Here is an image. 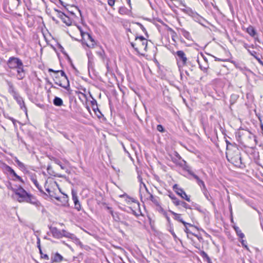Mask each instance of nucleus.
<instances>
[{"mask_svg":"<svg viewBox=\"0 0 263 263\" xmlns=\"http://www.w3.org/2000/svg\"><path fill=\"white\" fill-rule=\"evenodd\" d=\"M7 65L9 69L16 70V77L18 80H23L25 77L24 65L20 59L13 57H10L7 61Z\"/></svg>","mask_w":263,"mask_h":263,"instance_id":"1","label":"nucleus"},{"mask_svg":"<svg viewBox=\"0 0 263 263\" xmlns=\"http://www.w3.org/2000/svg\"><path fill=\"white\" fill-rule=\"evenodd\" d=\"M135 42V43L131 42L130 45L136 51L139 52V50L142 49L146 51L147 41L143 36H136Z\"/></svg>","mask_w":263,"mask_h":263,"instance_id":"2","label":"nucleus"},{"mask_svg":"<svg viewBox=\"0 0 263 263\" xmlns=\"http://www.w3.org/2000/svg\"><path fill=\"white\" fill-rule=\"evenodd\" d=\"M11 190L14 193L15 198L20 202H25L27 201V198L29 195L22 187L20 186L17 189L11 188Z\"/></svg>","mask_w":263,"mask_h":263,"instance_id":"3","label":"nucleus"},{"mask_svg":"<svg viewBox=\"0 0 263 263\" xmlns=\"http://www.w3.org/2000/svg\"><path fill=\"white\" fill-rule=\"evenodd\" d=\"M3 170L11 176V179L13 181H18L23 183H24L23 179L20 176L17 175L15 171L10 166L5 164L3 166Z\"/></svg>","mask_w":263,"mask_h":263,"instance_id":"4","label":"nucleus"},{"mask_svg":"<svg viewBox=\"0 0 263 263\" xmlns=\"http://www.w3.org/2000/svg\"><path fill=\"white\" fill-rule=\"evenodd\" d=\"M176 54L177 57V61L179 67L186 65L187 59L184 51L182 50H179L176 52Z\"/></svg>","mask_w":263,"mask_h":263,"instance_id":"5","label":"nucleus"},{"mask_svg":"<svg viewBox=\"0 0 263 263\" xmlns=\"http://www.w3.org/2000/svg\"><path fill=\"white\" fill-rule=\"evenodd\" d=\"M228 160L233 164L235 166H240L242 164L241 157L240 154L238 152L236 153L234 156L229 155L227 156Z\"/></svg>","mask_w":263,"mask_h":263,"instance_id":"6","label":"nucleus"},{"mask_svg":"<svg viewBox=\"0 0 263 263\" xmlns=\"http://www.w3.org/2000/svg\"><path fill=\"white\" fill-rule=\"evenodd\" d=\"M247 138L246 142L247 146L250 148L254 147L257 144V141L255 135H253L250 132H248L247 134Z\"/></svg>","mask_w":263,"mask_h":263,"instance_id":"7","label":"nucleus"},{"mask_svg":"<svg viewBox=\"0 0 263 263\" xmlns=\"http://www.w3.org/2000/svg\"><path fill=\"white\" fill-rule=\"evenodd\" d=\"M173 189L175 192L182 198L185 199L188 202L190 201V198L188 197L185 192L182 189L178 187L177 184H175L173 186Z\"/></svg>","mask_w":263,"mask_h":263,"instance_id":"8","label":"nucleus"},{"mask_svg":"<svg viewBox=\"0 0 263 263\" xmlns=\"http://www.w3.org/2000/svg\"><path fill=\"white\" fill-rule=\"evenodd\" d=\"M71 194L72 198L74 203V208L78 211H80L81 209V206L77 196V192L74 190H72Z\"/></svg>","mask_w":263,"mask_h":263,"instance_id":"9","label":"nucleus"},{"mask_svg":"<svg viewBox=\"0 0 263 263\" xmlns=\"http://www.w3.org/2000/svg\"><path fill=\"white\" fill-rule=\"evenodd\" d=\"M54 81L55 83L59 86L68 90L70 87L69 82V81H67V82L63 81V80L62 81H58V76H54Z\"/></svg>","mask_w":263,"mask_h":263,"instance_id":"10","label":"nucleus"},{"mask_svg":"<svg viewBox=\"0 0 263 263\" xmlns=\"http://www.w3.org/2000/svg\"><path fill=\"white\" fill-rule=\"evenodd\" d=\"M26 199L27 201L25 202L33 204L36 207H40L41 206V204L40 201H39L35 197L30 194H29Z\"/></svg>","mask_w":263,"mask_h":263,"instance_id":"11","label":"nucleus"},{"mask_svg":"<svg viewBox=\"0 0 263 263\" xmlns=\"http://www.w3.org/2000/svg\"><path fill=\"white\" fill-rule=\"evenodd\" d=\"M50 231L54 238L60 239L62 238L61 231L58 230L56 227L51 226L49 227Z\"/></svg>","mask_w":263,"mask_h":263,"instance_id":"12","label":"nucleus"},{"mask_svg":"<svg viewBox=\"0 0 263 263\" xmlns=\"http://www.w3.org/2000/svg\"><path fill=\"white\" fill-rule=\"evenodd\" d=\"M62 238L63 237H65L66 238H70L72 240H75L77 242H79L80 243H81L79 239L76 237V236L68 232H67L65 230H63L61 231Z\"/></svg>","mask_w":263,"mask_h":263,"instance_id":"13","label":"nucleus"},{"mask_svg":"<svg viewBox=\"0 0 263 263\" xmlns=\"http://www.w3.org/2000/svg\"><path fill=\"white\" fill-rule=\"evenodd\" d=\"M64 259L63 257L59 253L57 252L51 257V262H57L59 263L62 262Z\"/></svg>","mask_w":263,"mask_h":263,"instance_id":"14","label":"nucleus"},{"mask_svg":"<svg viewBox=\"0 0 263 263\" xmlns=\"http://www.w3.org/2000/svg\"><path fill=\"white\" fill-rule=\"evenodd\" d=\"M6 82L8 86V91L12 95L13 97L15 95H16L17 92H16L15 90L14 86L11 81L8 80H6Z\"/></svg>","mask_w":263,"mask_h":263,"instance_id":"15","label":"nucleus"},{"mask_svg":"<svg viewBox=\"0 0 263 263\" xmlns=\"http://www.w3.org/2000/svg\"><path fill=\"white\" fill-rule=\"evenodd\" d=\"M81 35L83 37L85 35L87 37V39L89 40L91 42V43L90 44H86L87 46L89 48H93L95 46V45L96 44V42H95L94 39L92 38V37L90 35V34L88 33L81 32Z\"/></svg>","mask_w":263,"mask_h":263,"instance_id":"16","label":"nucleus"},{"mask_svg":"<svg viewBox=\"0 0 263 263\" xmlns=\"http://www.w3.org/2000/svg\"><path fill=\"white\" fill-rule=\"evenodd\" d=\"M169 212L174 216V219L176 220H177L180 222H181L184 226H186L187 224V222H185L184 221H183V220L182 219V218H181V214H177L171 210H170Z\"/></svg>","mask_w":263,"mask_h":263,"instance_id":"17","label":"nucleus"},{"mask_svg":"<svg viewBox=\"0 0 263 263\" xmlns=\"http://www.w3.org/2000/svg\"><path fill=\"white\" fill-rule=\"evenodd\" d=\"M247 32L251 36L254 37L255 40H257L258 41V38L255 37L257 33L254 29V28L252 26H249L246 29Z\"/></svg>","mask_w":263,"mask_h":263,"instance_id":"18","label":"nucleus"},{"mask_svg":"<svg viewBox=\"0 0 263 263\" xmlns=\"http://www.w3.org/2000/svg\"><path fill=\"white\" fill-rule=\"evenodd\" d=\"M36 240H37V241H36L37 247L38 249H39V251H40V253L41 254V258H42L44 259H46V260H49V256H48V255L45 254V255H44V256H42V251L41 247L40 238H39V237L38 236H36Z\"/></svg>","mask_w":263,"mask_h":263,"instance_id":"19","label":"nucleus"},{"mask_svg":"<svg viewBox=\"0 0 263 263\" xmlns=\"http://www.w3.org/2000/svg\"><path fill=\"white\" fill-rule=\"evenodd\" d=\"M91 107L92 108V109L94 111V112H95V114L97 115V116L98 117H100V115L99 114H98L97 112H98V113L100 115H102V114L98 108L96 100L93 99V100L91 101Z\"/></svg>","mask_w":263,"mask_h":263,"instance_id":"20","label":"nucleus"},{"mask_svg":"<svg viewBox=\"0 0 263 263\" xmlns=\"http://www.w3.org/2000/svg\"><path fill=\"white\" fill-rule=\"evenodd\" d=\"M49 72H53L55 73V76H57L58 74L60 72L62 77H63V81L67 82V81H69L67 77L66 76L65 72L63 70H54L52 69H49Z\"/></svg>","mask_w":263,"mask_h":263,"instance_id":"21","label":"nucleus"},{"mask_svg":"<svg viewBox=\"0 0 263 263\" xmlns=\"http://www.w3.org/2000/svg\"><path fill=\"white\" fill-rule=\"evenodd\" d=\"M31 180L33 183V184L35 185V186L37 188V189L40 191V192L41 193L47 195L46 194V193H44V191H43V190L42 189L41 186L39 185V183H38L36 178L32 176L31 177Z\"/></svg>","mask_w":263,"mask_h":263,"instance_id":"22","label":"nucleus"},{"mask_svg":"<svg viewBox=\"0 0 263 263\" xmlns=\"http://www.w3.org/2000/svg\"><path fill=\"white\" fill-rule=\"evenodd\" d=\"M180 32L185 39H186L188 40H191L192 37L189 32H188L183 28L180 29Z\"/></svg>","mask_w":263,"mask_h":263,"instance_id":"23","label":"nucleus"},{"mask_svg":"<svg viewBox=\"0 0 263 263\" xmlns=\"http://www.w3.org/2000/svg\"><path fill=\"white\" fill-rule=\"evenodd\" d=\"M53 103L56 106H61L63 105V101L61 98L55 97L53 100Z\"/></svg>","mask_w":263,"mask_h":263,"instance_id":"24","label":"nucleus"},{"mask_svg":"<svg viewBox=\"0 0 263 263\" xmlns=\"http://www.w3.org/2000/svg\"><path fill=\"white\" fill-rule=\"evenodd\" d=\"M14 160L21 170H22V171H26L27 168L23 163L21 162L16 157L15 158Z\"/></svg>","mask_w":263,"mask_h":263,"instance_id":"25","label":"nucleus"},{"mask_svg":"<svg viewBox=\"0 0 263 263\" xmlns=\"http://www.w3.org/2000/svg\"><path fill=\"white\" fill-rule=\"evenodd\" d=\"M119 13L122 15H128L130 13V11L125 7H121L119 9Z\"/></svg>","mask_w":263,"mask_h":263,"instance_id":"26","label":"nucleus"},{"mask_svg":"<svg viewBox=\"0 0 263 263\" xmlns=\"http://www.w3.org/2000/svg\"><path fill=\"white\" fill-rule=\"evenodd\" d=\"M194 179H196L198 184L201 187V189L206 188L204 182L201 180L197 176H195Z\"/></svg>","mask_w":263,"mask_h":263,"instance_id":"27","label":"nucleus"},{"mask_svg":"<svg viewBox=\"0 0 263 263\" xmlns=\"http://www.w3.org/2000/svg\"><path fill=\"white\" fill-rule=\"evenodd\" d=\"M201 190L202 191L203 194H204L206 199L209 201H211V199H212V197L209 193L207 189L206 188L202 189Z\"/></svg>","mask_w":263,"mask_h":263,"instance_id":"28","label":"nucleus"},{"mask_svg":"<svg viewBox=\"0 0 263 263\" xmlns=\"http://www.w3.org/2000/svg\"><path fill=\"white\" fill-rule=\"evenodd\" d=\"M13 97L17 102L18 104H21L23 103L24 100L22 97H21L18 93H17L16 95L14 96Z\"/></svg>","mask_w":263,"mask_h":263,"instance_id":"29","label":"nucleus"},{"mask_svg":"<svg viewBox=\"0 0 263 263\" xmlns=\"http://www.w3.org/2000/svg\"><path fill=\"white\" fill-rule=\"evenodd\" d=\"M138 180H139V182L140 183V191H141V189H142V187H143L145 189V190H146V191L147 192H148V189H147V187L146 186V185L142 181V177L140 176L139 175L138 176Z\"/></svg>","mask_w":263,"mask_h":263,"instance_id":"30","label":"nucleus"},{"mask_svg":"<svg viewBox=\"0 0 263 263\" xmlns=\"http://www.w3.org/2000/svg\"><path fill=\"white\" fill-rule=\"evenodd\" d=\"M177 206L181 205L182 207L186 209H191V208L190 205L184 201H180V202H177Z\"/></svg>","mask_w":263,"mask_h":263,"instance_id":"31","label":"nucleus"},{"mask_svg":"<svg viewBox=\"0 0 263 263\" xmlns=\"http://www.w3.org/2000/svg\"><path fill=\"white\" fill-rule=\"evenodd\" d=\"M62 21L64 23H65L67 26H70L71 24V21L69 17L67 15H65L64 18H62Z\"/></svg>","mask_w":263,"mask_h":263,"instance_id":"32","label":"nucleus"},{"mask_svg":"<svg viewBox=\"0 0 263 263\" xmlns=\"http://www.w3.org/2000/svg\"><path fill=\"white\" fill-rule=\"evenodd\" d=\"M156 210L163 215H166V212L163 209V208L159 204L156 205Z\"/></svg>","mask_w":263,"mask_h":263,"instance_id":"33","label":"nucleus"},{"mask_svg":"<svg viewBox=\"0 0 263 263\" xmlns=\"http://www.w3.org/2000/svg\"><path fill=\"white\" fill-rule=\"evenodd\" d=\"M194 17L195 20L201 25H202L203 22L205 21L204 19L202 17L199 16L197 14H196Z\"/></svg>","mask_w":263,"mask_h":263,"instance_id":"34","label":"nucleus"},{"mask_svg":"<svg viewBox=\"0 0 263 263\" xmlns=\"http://www.w3.org/2000/svg\"><path fill=\"white\" fill-rule=\"evenodd\" d=\"M149 194V199L156 205H158L159 201L156 197H154V196L150 194L149 192H148Z\"/></svg>","mask_w":263,"mask_h":263,"instance_id":"35","label":"nucleus"},{"mask_svg":"<svg viewBox=\"0 0 263 263\" xmlns=\"http://www.w3.org/2000/svg\"><path fill=\"white\" fill-rule=\"evenodd\" d=\"M200 254L203 258H206V259L208 262H210L211 260L210 258L209 257V256L208 255V254L204 251H201V252L200 253Z\"/></svg>","mask_w":263,"mask_h":263,"instance_id":"36","label":"nucleus"},{"mask_svg":"<svg viewBox=\"0 0 263 263\" xmlns=\"http://www.w3.org/2000/svg\"><path fill=\"white\" fill-rule=\"evenodd\" d=\"M237 235L241 238L243 239L245 237L244 234L241 232L239 228H237L236 231H235Z\"/></svg>","mask_w":263,"mask_h":263,"instance_id":"37","label":"nucleus"},{"mask_svg":"<svg viewBox=\"0 0 263 263\" xmlns=\"http://www.w3.org/2000/svg\"><path fill=\"white\" fill-rule=\"evenodd\" d=\"M169 197L173 200V202L175 205L177 206V202H180V200L177 198L173 194H171L169 195Z\"/></svg>","mask_w":263,"mask_h":263,"instance_id":"38","label":"nucleus"},{"mask_svg":"<svg viewBox=\"0 0 263 263\" xmlns=\"http://www.w3.org/2000/svg\"><path fill=\"white\" fill-rule=\"evenodd\" d=\"M184 170L185 171H186L188 173L191 175L192 176H193L194 178V176H197L196 175H195L193 171H192V170L190 169V167L188 166H186L184 168Z\"/></svg>","mask_w":263,"mask_h":263,"instance_id":"39","label":"nucleus"},{"mask_svg":"<svg viewBox=\"0 0 263 263\" xmlns=\"http://www.w3.org/2000/svg\"><path fill=\"white\" fill-rule=\"evenodd\" d=\"M136 24L140 27V28L141 29L142 31L146 35H147V33L146 30L145 28L143 26V25L142 24H141L140 23H139V22H137V23H136Z\"/></svg>","mask_w":263,"mask_h":263,"instance_id":"40","label":"nucleus"},{"mask_svg":"<svg viewBox=\"0 0 263 263\" xmlns=\"http://www.w3.org/2000/svg\"><path fill=\"white\" fill-rule=\"evenodd\" d=\"M54 10L57 12L58 13V16L60 17L61 20H62V18H64L65 16L66 15L64 13L62 12L61 11L57 10L54 9Z\"/></svg>","mask_w":263,"mask_h":263,"instance_id":"41","label":"nucleus"},{"mask_svg":"<svg viewBox=\"0 0 263 263\" xmlns=\"http://www.w3.org/2000/svg\"><path fill=\"white\" fill-rule=\"evenodd\" d=\"M87 56L88 58V60H93V56L91 51H88L87 52Z\"/></svg>","mask_w":263,"mask_h":263,"instance_id":"42","label":"nucleus"},{"mask_svg":"<svg viewBox=\"0 0 263 263\" xmlns=\"http://www.w3.org/2000/svg\"><path fill=\"white\" fill-rule=\"evenodd\" d=\"M18 105H20L21 108L25 112L26 114H27V107H26V106L25 105L24 101H23V104H18Z\"/></svg>","mask_w":263,"mask_h":263,"instance_id":"43","label":"nucleus"},{"mask_svg":"<svg viewBox=\"0 0 263 263\" xmlns=\"http://www.w3.org/2000/svg\"><path fill=\"white\" fill-rule=\"evenodd\" d=\"M112 217L116 221H120V218L117 213H115V214L113 215Z\"/></svg>","mask_w":263,"mask_h":263,"instance_id":"44","label":"nucleus"},{"mask_svg":"<svg viewBox=\"0 0 263 263\" xmlns=\"http://www.w3.org/2000/svg\"><path fill=\"white\" fill-rule=\"evenodd\" d=\"M54 162L55 163H57V164H58L62 169L63 170H64L65 168V167L62 164V163L61 162V161L58 159H55L54 160Z\"/></svg>","mask_w":263,"mask_h":263,"instance_id":"45","label":"nucleus"},{"mask_svg":"<svg viewBox=\"0 0 263 263\" xmlns=\"http://www.w3.org/2000/svg\"><path fill=\"white\" fill-rule=\"evenodd\" d=\"M93 60H88V68L89 69L90 68H92L93 66Z\"/></svg>","mask_w":263,"mask_h":263,"instance_id":"46","label":"nucleus"},{"mask_svg":"<svg viewBox=\"0 0 263 263\" xmlns=\"http://www.w3.org/2000/svg\"><path fill=\"white\" fill-rule=\"evenodd\" d=\"M12 69H11L10 71H9L8 70H7V71L8 72V76L10 77H14V76H16V74L14 72H13L12 71Z\"/></svg>","mask_w":263,"mask_h":263,"instance_id":"47","label":"nucleus"},{"mask_svg":"<svg viewBox=\"0 0 263 263\" xmlns=\"http://www.w3.org/2000/svg\"><path fill=\"white\" fill-rule=\"evenodd\" d=\"M241 245L242 246L245 247V248H246L247 249H248V247H247V241L245 240H243L242 239H241Z\"/></svg>","mask_w":263,"mask_h":263,"instance_id":"48","label":"nucleus"},{"mask_svg":"<svg viewBox=\"0 0 263 263\" xmlns=\"http://www.w3.org/2000/svg\"><path fill=\"white\" fill-rule=\"evenodd\" d=\"M97 53L102 58L104 59V56L105 55V52L104 50H101V51H98Z\"/></svg>","mask_w":263,"mask_h":263,"instance_id":"49","label":"nucleus"},{"mask_svg":"<svg viewBox=\"0 0 263 263\" xmlns=\"http://www.w3.org/2000/svg\"><path fill=\"white\" fill-rule=\"evenodd\" d=\"M254 58H255L257 60L258 63L263 66V62L260 60V59L258 57L256 56V55L255 57H254Z\"/></svg>","mask_w":263,"mask_h":263,"instance_id":"50","label":"nucleus"},{"mask_svg":"<svg viewBox=\"0 0 263 263\" xmlns=\"http://www.w3.org/2000/svg\"><path fill=\"white\" fill-rule=\"evenodd\" d=\"M254 58H255L257 60L258 63L263 66V62L260 60V59L258 57L256 56V55L255 57H254Z\"/></svg>","mask_w":263,"mask_h":263,"instance_id":"51","label":"nucleus"},{"mask_svg":"<svg viewBox=\"0 0 263 263\" xmlns=\"http://www.w3.org/2000/svg\"><path fill=\"white\" fill-rule=\"evenodd\" d=\"M157 129L159 132H163L164 128L161 125H158L157 127Z\"/></svg>","mask_w":263,"mask_h":263,"instance_id":"52","label":"nucleus"},{"mask_svg":"<svg viewBox=\"0 0 263 263\" xmlns=\"http://www.w3.org/2000/svg\"><path fill=\"white\" fill-rule=\"evenodd\" d=\"M248 51L253 57H255L256 54V52L255 51H251L250 49H248Z\"/></svg>","mask_w":263,"mask_h":263,"instance_id":"53","label":"nucleus"},{"mask_svg":"<svg viewBox=\"0 0 263 263\" xmlns=\"http://www.w3.org/2000/svg\"><path fill=\"white\" fill-rule=\"evenodd\" d=\"M115 0H108V4L110 6H113L115 4Z\"/></svg>","mask_w":263,"mask_h":263,"instance_id":"54","label":"nucleus"},{"mask_svg":"<svg viewBox=\"0 0 263 263\" xmlns=\"http://www.w3.org/2000/svg\"><path fill=\"white\" fill-rule=\"evenodd\" d=\"M184 226V227H185L184 231H185V232L186 233H187V234H188V233H191V234H193V235H194V234L190 232V230L188 229V228H187V225H186V226ZM195 236H196V235H195Z\"/></svg>","mask_w":263,"mask_h":263,"instance_id":"55","label":"nucleus"},{"mask_svg":"<svg viewBox=\"0 0 263 263\" xmlns=\"http://www.w3.org/2000/svg\"><path fill=\"white\" fill-rule=\"evenodd\" d=\"M10 119L11 120V121L12 122L13 125L14 126H16V122H18V121H17L16 120H15L14 119H13V118H10Z\"/></svg>","mask_w":263,"mask_h":263,"instance_id":"56","label":"nucleus"},{"mask_svg":"<svg viewBox=\"0 0 263 263\" xmlns=\"http://www.w3.org/2000/svg\"><path fill=\"white\" fill-rule=\"evenodd\" d=\"M200 68L203 70V71L205 72L207 70L208 67H202L200 65H199Z\"/></svg>","mask_w":263,"mask_h":263,"instance_id":"57","label":"nucleus"},{"mask_svg":"<svg viewBox=\"0 0 263 263\" xmlns=\"http://www.w3.org/2000/svg\"><path fill=\"white\" fill-rule=\"evenodd\" d=\"M164 216L166 218V219H167V221H168V222L170 223L171 219H170V218L168 216L167 212L166 213V215H164Z\"/></svg>","mask_w":263,"mask_h":263,"instance_id":"58","label":"nucleus"},{"mask_svg":"<svg viewBox=\"0 0 263 263\" xmlns=\"http://www.w3.org/2000/svg\"><path fill=\"white\" fill-rule=\"evenodd\" d=\"M61 133L65 138H66L67 139H69L68 135L66 133L64 132H61Z\"/></svg>","mask_w":263,"mask_h":263,"instance_id":"59","label":"nucleus"},{"mask_svg":"<svg viewBox=\"0 0 263 263\" xmlns=\"http://www.w3.org/2000/svg\"><path fill=\"white\" fill-rule=\"evenodd\" d=\"M172 235H173V237L174 238V239H176L177 238L176 235L175 234V232L173 231V230H171L170 231Z\"/></svg>","mask_w":263,"mask_h":263,"instance_id":"60","label":"nucleus"},{"mask_svg":"<svg viewBox=\"0 0 263 263\" xmlns=\"http://www.w3.org/2000/svg\"><path fill=\"white\" fill-rule=\"evenodd\" d=\"M122 224H124L126 226H128V224L126 222V221H120Z\"/></svg>","mask_w":263,"mask_h":263,"instance_id":"61","label":"nucleus"},{"mask_svg":"<svg viewBox=\"0 0 263 263\" xmlns=\"http://www.w3.org/2000/svg\"><path fill=\"white\" fill-rule=\"evenodd\" d=\"M244 47L246 49H249L248 48H249V45L247 44H245L244 45H243Z\"/></svg>","mask_w":263,"mask_h":263,"instance_id":"62","label":"nucleus"},{"mask_svg":"<svg viewBox=\"0 0 263 263\" xmlns=\"http://www.w3.org/2000/svg\"><path fill=\"white\" fill-rule=\"evenodd\" d=\"M187 226L194 227V228H196V227L195 226H193V224L189 223H187Z\"/></svg>","mask_w":263,"mask_h":263,"instance_id":"63","label":"nucleus"},{"mask_svg":"<svg viewBox=\"0 0 263 263\" xmlns=\"http://www.w3.org/2000/svg\"><path fill=\"white\" fill-rule=\"evenodd\" d=\"M110 212V214L111 215V216H113V215H115V213H114V212H113V211H112V210H110V212Z\"/></svg>","mask_w":263,"mask_h":263,"instance_id":"64","label":"nucleus"}]
</instances>
